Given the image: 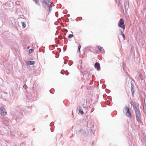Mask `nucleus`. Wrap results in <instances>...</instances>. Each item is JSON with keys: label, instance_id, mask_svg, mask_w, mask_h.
Wrapping results in <instances>:
<instances>
[{"label": "nucleus", "instance_id": "nucleus-1", "mask_svg": "<svg viewBox=\"0 0 146 146\" xmlns=\"http://www.w3.org/2000/svg\"><path fill=\"white\" fill-rule=\"evenodd\" d=\"M134 109L135 110V112L136 116V119L138 122L141 121L140 120V118L141 117V114L140 111L138 110L137 106L135 105L133 106Z\"/></svg>", "mask_w": 146, "mask_h": 146}, {"label": "nucleus", "instance_id": "nucleus-2", "mask_svg": "<svg viewBox=\"0 0 146 146\" xmlns=\"http://www.w3.org/2000/svg\"><path fill=\"white\" fill-rule=\"evenodd\" d=\"M118 26L119 27L122 28L124 31L125 29V26L124 23V21L123 19H120L119 21Z\"/></svg>", "mask_w": 146, "mask_h": 146}, {"label": "nucleus", "instance_id": "nucleus-3", "mask_svg": "<svg viewBox=\"0 0 146 146\" xmlns=\"http://www.w3.org/2000/svg\"><path fill=\"white\" fill-rule=\"evenodd\" d=\"M44 2L46 5L48 7L49 12L51 11V9H52V7L51 6L50 4L52 3L51 1L50 0H43Z\"/></svg>", "mask_w": 146, "mask_h": 146}, {"label": "nucleus", "instance_id": "nucleus-4", "mask_svg": "<svg viewBox=\"0 0 146 146\" xmlns=\"http://www.w3.org/2000/svg\"><path fill=\"white\" fill-rule=\"evenodd\" d=\"M125 113L127 116L131 117V114L129 111V109L127 108L126 107L125 108Z\"/></svg>", "mask_w": 146, "mask_h": 146}, {"label": "nucleus", "instance_id": "nucleus-5", "mask_svg": "<svg viewBox=\"0 0 146 146\" xmlns=\"http://www.w3.org/2000/svg\"><path fill=\"white\" fill-rule=\"evenodd\" d=\"M0 113L3 116L7 114V112L5 111V109L3 108H0Z\"/></svg>", "mask_w": 146, "mask_h": 146}, {"label": "nucleus", "instance_id": "nucleus-6", "mask_svg": "<svg viewBox=\"0 0 146 146\" xmlns=\"http://www.w3.org/2000/svg\"><path fill=\"white\" fill-rule=\"evenodd\" d=\"M95 67L97 68V70H99L100 69V65L99 63L96 62L95 64Z\"/></svg>", "mask_w": 146, "mask_h": 146}, {"label": "nucleus", "instance_id": "nucleus-7", "mask_svg": "<svg viewBox=\"0 0 146 146\" xmlns=\"http://www.w3.org/2000/svg\"><path fill=\"white\" fill-rule=\"evenodd\" d=\"M35 61H28L27 62V63L29 65H33L35 64Z\"/></svg>", "mask_w": 146, "mask_h": 146}, {"label": "nucleus", "instance_id": "nucleus-8", "mask_svg": "<svg viewBox=\"0 0 146 146\" xmlns=\"http://www.w3.org/2000/svg\"><path fill=\"white\" fill-rule=\"evenodd\" d=\"M79 112L82 114H83L84 113L83 111H82V107L80 106L79 108Z\"/></svg>", "mask_w": 146, "mask_h": 146}, {"label": "nucleus", "instance_id": "nucleus-9", "mask_svg": "<svg viewBox=\"0 0 146 146\" xmlns=\"http://www.w3.org/2000/svg\"><path fill=\"white\" fill-rule=\"evenodd\" d=\"M98 47L100 51H103V49L101 46H98Z\"/></svg>", "mask_w": 146, "mask_h": 146}, {"label": "nucleus", "instance_id": "nucleus-10", "mask_svg": "<svg viewBox=\"0 0 146 146\" xmlns=\"http://www.w3.org/2000/svg\"><path fill=\"white\" fill-rule=\"evenodd\" d=\"M134 87L133 86H131V92L132 93V94L133 95L134 92Z\"/></svg>", "mask_w": 146, "mask_h": 146}, {"label": "nucleus", "instance_id": "nucleus-11", "mask_svg": "<svg viewBox=\"0 0 146 146\" xmlns=\"http://www.w3.org/2000/svg\"><path fill=\"white\" fill-rule=\"evenodd\" d=\"M121 35H122V36L124 40H125V37L124 34L123 33V32H121Z\"/></svg>", "mask_w": 146, "mask_h": 146}, {"label": "nucleus", "instance_id": "nucleus-12", "mask_svg": "<svg viewBox=\"0 0 146 146\" xmlns=\"http://www.w3.org/2000/svg\"><path fill=\"white\" fill-rule=\"evenodd\" d=\"M81 47V46L80 45H79V46L78 47V50L79 51V52L80 53V49Z\"/></svg>", "mask_w": 146, "mask_h": 146}, {"label": "nucleus", "instance_id": "nucleus-13", "mask_svg": "<svg viewBox=\"0 0 146 146\" xmlns=\"http://www.w3.org/2000/svg\"><path fill=\"white\" fill-rule=\"evenodd\" d=\"M74 36V35H70L68 36V38H70Z\"/></svg>", "mask_w": 146, "mask_h": 146}, {"label": "nucleus", "instance_id": "nucleus-14", "mask_svg": "<svg viewBox=\"0 0 146 146\" xmlns=\"http://www.w3.org/2000/svg\"><path fill=\"white\" fill-rule=\"evenodd\" d=\"M22 26L23 28H24L25 27L26 25L24 23H22Z\"/></svg>", "mask_w": 146, "mask_h": 146}, {"label": "nucleus", "instance_id": "nucleus-15", "mask_svg": "<svg viewBox=\"0 0 146 146\" xmlns=\"http://www.w3.org/2000/svg\"><path fill=\"white\" fill-rule=\"evenodd\" d=\"M33 49H30V50H29V52L30 53H31L33 52Z\"/></svg>", "mask_w": 146, "mask_h": 146}, {"label": "nucleus", "instance_id": "nucleus-16", "mask_svg": "<svg viewBox=\"0 0 146 146\" xmlns=\"http://www.w3.org/2000/svg\"><path fill=\"white\" fill-rule=\"evenodd\" d=\"M145 106H144L143 108L145 110H146V104L145 103Z\"/></svg>", "mask_w": 146, "mask_h": 146}, {"label": "nucleus", "instance_id": "nucleus-17", "mask_svg": "<svg viewBox=\"0 0 146 146\" xmlns=\"http://www.w3.org/2000/svg\"><path fill=\"white\" fill-rule=\"evenodd\" d=\"M33 1L36 3V4H38V2L37 1V0H33Z\"/></svg>", "mask_w": 146, "mask_h": 146}]
</instances>
